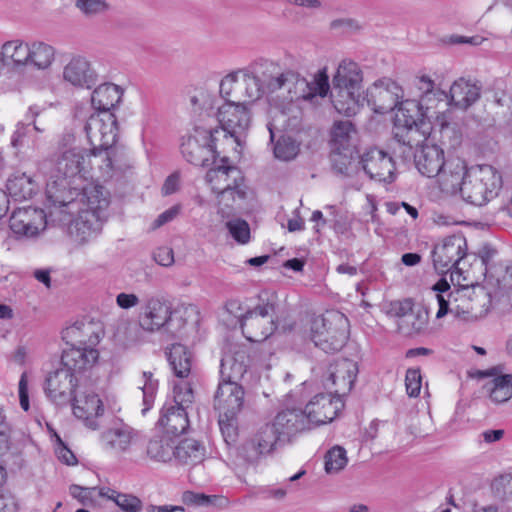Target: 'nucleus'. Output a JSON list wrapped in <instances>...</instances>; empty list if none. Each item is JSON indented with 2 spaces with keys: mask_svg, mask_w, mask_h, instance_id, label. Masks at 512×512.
Instances as JSON below:
<instances>
[{
  "mask_svg": "<svg viewBox=\"0 0 512 512\" xmlns=\"http://www.w3.org/2000/svg\"><path fill=\"white\" fill-rule=\"evenodd\" d=\"M50 165L46 184L50 207L69 215L77 213L73 224L75 236L81 243L90 241L102 230L109 206L108 192L93 183L78 187L77 181L87 179V166L85 149L76 144L72 134L59 140Z\"/></svg>",
  "mask_w": 512,
  "mask_h": 512,
  "instance_id": "f257e3e1",
  "label": "nucleus"
},
{
  "mask_svg": "<svg viewBox=\"0 0 512 512\" xmlns=\"http://www.w3.org/2000/svg\"><path fill=\"white\" fill-rule=\"evenodd\" d=\"M295 79V72L281 71L278 63L258 59L245 68L227 74L220 82V94L223 98H234L250 104L265 94L290 91V84Z\"/></svg>",
  "mask_w": 512,
  "mask_h": 512,
  "instance_id": "f03ea898",
  "label": "nucleus"
},
{
  "mask_svg": "<svg viewBox=\"0 0 512 512\" xmlns=\"http://www.w3.org/2000/svg\"><path fill=\"white\" fill-rule=\"evenodd\" d=\"M362 81V71L356 62L344 59L339 63L332 80V103L340 114L353 116L358 113L365 100Z\"/></svg>",
  "mask_w": 512,
  "mask_h": 512,
  "instance_id": "7ed1b4c3",
  "label": "nucleus"
},
{
  "mask_svg": "<svg viewBox=\"0 0 512 512\" xmlns=\"http://www.w3.org/2000/svg\"><path fill=\"white\" fill-rule=\"evenodd\" d=\"M434 289L439 293L436 295L439 309L436 313L437 318H442L447 314H452L455 318L465 321L476 320L482 317L487 309H482L485 305L487 295H475L467 288L451 290L447 281L438 282Z\"/></svg>",
  "mask_w": 512,
  "mask_h": 512,
  "instance_id": "20e7f679",
  "label": "nucleus"
},
{
  "mask_svg": "<svg viewBox=\"0 0 512 512\" xmlns=\"http://www.w3.org/2000/svg\"><path fill=\"white\" fill-rule=\"evenodd\" d=\"M309 337L326 353L341 350L349 337V320L339 311H328L309 320Z\"/></svg>",
  "mask_w": 512,
  "mask_h": 512,
  "instance_id": "39448f33",
  "label": "nucleus"
},
{
  "mask_svg": "<svg viewBox=\"0 0 512 512\" xmlns=\"http://www.w3.org/2000/svg\"><path fill=\"white\" fill-rule=\"evenodd\" d=\"M396 108L394 138L398 143L412 149L426 139L429 128L427 118L415 99L401 101Z\"/></svg>",
  "mask_w": 512,
  "mask_h": 512,
  "instance_id": "423d86ee",
  "label": "nucleus"
},
{
  "mask_svg": "<svg viewBox=\"0 0 512 512\" xmlns=\"http://www.w3.org/2000/svg\"><path fill=\"white\" fill-rule=\"evenodd\" d=\"M501 187L502 177L495 168L475 165L469 167L460 196L467 203L483 206L498 195Z\"/></svg>",
  "mask_w": 512,
  "mask_h": 512,
  "instance_id": "0eeeda50",
  "label": "nucleus"
},
{
  "mask_svg": "<svg viewBox=\"0 0 512 512\" xmlns=\"http://www.w3.org/2000/svg\"><path fill=\"white\" fill-rule=\"evenodd\" d=\"M87 178L97 175L103 180L111 179L117 173H124L133 167V161L126 150L119 146H92L85 150Z\"/></svg>",
  "mask_w": 512,
  "mask_h": 512,
  "instance_id": "6e6552de",
  "label": "nucleus"
},
{
  "mask_svg": "<svg viewBox=\"0 0 512 512\" xmlns=\"http://www.w3.org/2000/svg\"><path fill=\"white\" fill-rule=\"evenodd\" d=\"M206 182L217 195L219 204L232 206L236 200H244L246 191L241 171L232 165H218L206 174Z\"/></svg>",
  "mask_w": 512,
  "mask_h": 512,
  "instance_id": "1a4fd4ad",
  "label": "nucleus"
},
{
  "mask_svg": "<svg viewBox=\"0 0 512 512\" xmlns=\"http://www.w3.org/2000/svg\"><path fill=\"white\" fill-rule=\"evenodd\" d=\"M274 310V303L267 301L256 305L240 317L241 330L248 341L263 342L274 333L277 328Z\"/></svg>",
  "mask_w": 512,
  "mask_h": 512,
  "instance_id": "9d476101",
  "label": "nucleus"
},
{
  "mask_svg": "<svg viewBox=\"0 0 512 512\" xmlns=\"http://www.w3.org/2000/svg\"><path fill=\"white\" fill-rule=\"evenodd\" d=\"M467 253V242L462 234H454L444 238L434 246L432 259L435 270L440 274L462 272L460 267Z\"/></svg>",
  "mask_w": 512,
  "mask_h": 512,
  "instance_id": "9b49d317",
  "label": "nucleus"
},
{
  "mask_svg": "<svg viewBox=\"0 0 512 512\" xmlns=\"http://www.w3.org/2000/svg\"><path fill=\"white\" fill-rule=\"evenodd\" d=\"M283 442L270 422L261 425L255 434L238 449V455L249 464H257L262 458L272 454L277 444Z\"/></svg>",
  "mask_w": 512,
  "mask_h": 512,
  "instance_id": "f8f14e48",
  "label": "nucleus"
},
{
  "mask_svg": "<svg viewBox=\"0 0 512 512\" xmlns=\"http://www.w3.org/2000/svg\"><path fill=\"white\" fill-rule=\"evenodd\" d=\"M217 133L219 130L216 128L197 127L194 135L183 138L181 143L183 157L193 165L204 166L209 160V156L215 157V135Z\"/></svg>",
  "mask_w": 512,
  "mask_h": 512,
  "instance_id": "ddd939ff",
  "label": "nucleus"
},
{
  "mask_svg": "<svg viewBox=\"0 0 512 512\" xmlns=\"http://www.w3.org/2000/svg\"><path fill=\"white\" fill-rule=\"evenodd\" d=\"M217 108V120L221 129L230 136L241 135L251 124V112L247 104L234 98H224Z\"/></svg>",
  "mask_w": 512,
  "mask_h": 512,
  "instance_id": "4468645a",
  "label": "nucleus"
},
{
  "mask_svg": "<svg viewBox=\"0 0 512 512\" xmlns=\"http://www.w3.org/2000/svg\"><path fill=\"white\" fill-rule=\"evenodd\" d=\"M78 382L76 375L61 366L46 377L44 393L55 405H67L79 391Z\"/></svg>",
  "mask_w": 512,
  "mask_h": 512,
  "instance_id": "2eb2a0df",
  "label": "nucleus"
},
{
  "mask_svg": "<svg viewBox=\"0 0 512 512\" xmlns=\"http://www.w3.org/2000/svg\"><path fill=\"white\" fill-rule=\"evenodd\" d=\"M73 415L91 430L100 428L105 408L99 395L90 389H79L70 401Z\"/></svg>",
  "mask_w": 512,
  "mask_h": 512,
  "instance_id": "dca6fc26",
  "label": "nucleus"
},
{
  "mask_svg": "<svg viewBox=\"0 0 512 512\" xmlns=\"http://www.w3.org/2000/svg\"><path fill=\"white\" fill-rule=\"evenodd\" d=\"M359 158L364 172L371 179L384 183H392L395 180V162L384 150L377 147L369 148Z\"/></svg>",
  "mask_w": 512,
  "mask_h": 512,
  "instance_id": "f3484780",
  "label": "nucleus"
},
{
  "mask_svg": "<svg viewBox=\"0 0 512 512\" xmlns=\"http://www.w3.org/2000/svg\"><path fill=\"white\" fill-rule=\"evenodd\" d=\"M367 102L377 113H387L395 109L403 97L402 88L390 78L375 81L367 89Z\"/></svg>",
  "mask_w": 512,
  "mask_h": 512,
  "instance_id": "a211bd4d",
  "label": "nucleus"
},
{
  "mask_svg": "<svg viewBox=\"0 0 512 512\" xmlns=\"http://www.w3.org/2000/svg\"><path fill=\"white\" fill-rule=\"evenodd\" d=\"M342 407L343 402L339 397H333L330 394L314 396L302 410L307 419L308 429L331 422Z\"/></svg>",
  "mask_w": 512,
  "mask_h": 512,
  "instance_id": "6ab92c4d",
  "label": "nucleus"
},
{
  "mask_svg": "<svg viewBox=\"0 0 512 512\" xmlns=\"http://www.w3.org/2000/svg\"><path fill=\"white\" fill-rule=\"evenodd\" d=\"M172 305L167 300L151 296L145 300L139 314V325L147 332H157L165 328L172 317Z\"/></svg>",
  "mask_w": 512,
  "mask_h": 512,
  "instance_id": "aec40b11",
  "label": "nucleus"
},
{
  "mask_svg": "<svg viewBox=\"0 0 512 512\" xmlns=\"http://www.w3.org/2000/svg\"><path fill=\"white\" fill-rule=\"evenodd\" d=\"M46 214L42 209L22 207L13 211L10 219V229L19 236L34 237L46 227Z\"/></svg>",
  "mask_w": 512,
  "mask_h": 512,
  "instance_id": "412c9836",
  "label": "nucleus"
},
{
  "mask_svg": "<svg viewBox=\"0 0 512 512\" xmlns=\"http://www.w3.org/2000/svg\"><path fill=\"white\" fill-rule=\"evenodd\" d=\"M245 391L236 381L220 380L214 395V408L221 414L238 415L244 405Z\"/></svg>",
  "mask_w": 512,
  "mask_h": 512,
  "instance_id": "4be33fe9",
  "label": "nucleus"
},
{
  "mask_svg": "<svg viewBox=\"0 0 512 512\" xmlns=\"http://www.w3.org/2000/svg\"><path fill=\"white\" fill-rule=\"evenodd\" d=\"M296 79L293 80L290 84V91H287L289 94L292 92V87L295 89H300L303 91L302 94L297 95L295 92L294 96H290L287 103L283 104H274L277 108H279L282 112L286 109V105L292 102L293 98H303L305 100L312 99L315 96L325 97L329 91V77L327 75L326 68L319 70L313 77L311 82H308L305 78L300 77L297 73H295Z\"/></svg>",
  "mask_w": 512,
  "mask_h": 512,
  "instance_id": "5701e85b",
  "label": "nucleus"
},
{
  "mask_svg": "<svg viewBox=\"0 0 512 512\" xmlns=\"http://www.w3.org/2000/svg\"><path fill=\"white\" fill-rule=\"evenodd\" d=\"M469 168L460 158L446 160L438 176L441 190L447 194L457 195L462 192V183L466 179Z\"/></svg>",
  "mask_w": 512,
  "mask_h": 512,
  "instance_id": "b1692460",
  "label": "nucleus"
},
{
  "mask_svg": "<svg viewBox=\"0 0 512 512\" xmlns=\"http://www.w3.org/2000/svg\"><path fill=\"white\" fill-rule=\"evenodd\" d=\"M357 364L349 359H340L330 365L328 381L334 387L336 397L347 395L356 380Z\"/></svg>",
  "mask_w": 512,
  "mask_h": 512,
  "instance_id": "393cba45",
  "label": "nucleus"
},
{
  "mask_svg": "<svg viewBox=\"0 0 512 512\" xmlns=\"http://www.w3.org/2000/svg\"><path fill=\"white\" fill-rule=\"evenodd\" d=\"M97 73L85 57H73L63 69V79L78 88L90 89L97 82Z\"/></svg>",
  "mask_w": 512,
  "mask_h": 512,
  "instance_id": "a878e982",
  "label": "nucleus"
},
{
  "mask_svg": "<svg viewBox=\"0 0 512 512\" xmlns=\"http://www.w3.org/2000/svg\"><path fill=\"white\" fill-rule=\"evenodd\" d=\"M103 446L116 454L130 451L137 443V434L133 428L126 424L115 425L101 434Z\"/></svg>",
  "mask_w": 512,
  "mask_h": 512,
  "instance_id": "bb28decb",
  "label": "nucleus"
},
{
  "mask_svg": "<svg viewBox=\"0 0 512 512\" xmlns=\"http://www.w3.org/2000/svg\"><path fill=\"white\" fill-rule=\"evenodd\" d=\"M280 438L284 441L289 440L299 432L309 430L307 419L302 410L286 409L277 413L270 421Z\"/></svg>",
  "mask_w": 512,
  "mask_h": 512,
  "instance_id": "cd10ccee",
  "label": "nucleus"
},
{
  "mask_svg": "<svg viewBox=\"0 0 512 512\" xmlns=\"http://www.w3.org/2000/svg\"><path fill=\"white\" fill-rule=\"evenodd\" d=\"M98 357L99 352L94 348L71 347L63 352L61 366L79 378L81 373L94 366Z\"/></svg>",
  "mask_w": 512,
  "mask_h": 512,
  "instance_id": "c85d7f7f",
  "label": "nucleus"
},
{
  "mask_svg": "<svg viewBox=\"0 0 512 512\" xmlns=\"http://www.w3.org/2000/svg\"><path fill=\"white\" fill-rule=\"evenodd\" d=\"M414 157L418 171L428 178L437 176L446 162L444 151L437 145H423Z\"/></svg>",
  "mask_w": 512,
  "mask_h": 512,
  "instance_id": "c756f323",
  "label": "nucleus"
},
{
  "mask_svg": "<svg viewBox=\"0 0 512 512\" xmlns=\"http://www.w3.org/2000/svg\"><path fill=\"white\" fill-rule=\"evenodd\" d=\"M250 362V356L245 348L239 347L233 353H226L221 359V379L237 382L247 372Z\"/></svg>",
  "mask_w": 512,
  "mask_h": 512,
  "instance_id": "7c9ffc66",
  "label": "nucleus"
},
{
  "mask_svg": "<svg viewBox=\"0 0 512 512\" xmlns=\"http://www.w3.org/2000/svg\"><path fill=\"white\" fill-rule=\"evenodd\" d=\"M481 87L466 78L455 80L448 92L451 106L459 109H467L480 97Z\"/></svg>",
  "mask_w": 512,
  "mask_h": 512,
  "instance_id": "2f4dec72",
  "label": "nucleus"
},
{
  "mask_svg": "<svg viewBox=\"0 0 512 512\" xmlns=\"http://www.w3.org/2000/svg\"><path fill=\"white\" fill-rule=\"evenodd\" d=\"M157 424L166 434L178 436L185 433L189 428L187 411L181 406L166 403Z\"/></svg>",
  "mask_w": 512,
  "mask_h": 512,
  "instance_id": "473e14b6",
  "label": "nucleus"
},
{
  "mask_svg": "<svg viewBox=\"0 0 512 512\" xmlns=\"http://www.w3.org/2000/svg\"><path fill=\"white\" fill-rule=\"evenodd\" d=\"M28 68L45 71L52 67L56 60V48L45 41L33 40L29 43Z\"/></svg>",
  "mask_w": 512,
  "mask_h": 512,
  "instance_id": "72a5a7b5",
  "label": "nucleus"
},
{
  "mask_svg": "<svg viewBox=\"0 0 512 512\" xmlns=\"http://www.w3.org/2000/svg\"><path fill=\"white\" fill-rule=\"evenodd\" d=\"M29 43L22 39L6 41L1 46L4 65L15 69H28Z\"/></svg>",
  "mask_w": 512,
  "mask_h": 512,
  "instance_id": "f704fd0d",
  "label": "nucleus"
},
{
  "mask_svg": "<svg viewBox=\"0 0 512 512\" xmlns=\"http://www.w3.org/2000/svg\"><path fill=\"white\" fill-rule=\"evenodd\" d=\"M122 90L113 83H104L99 85L92 93L91 103L97 110L96 113L111 110L121 101Z\"/></svg>",
  "mask_w": 512,
  "mask_h": 512,
  "instance_id": "c9c22d12",
  "label": "nucleus"
},
{
  "mask_svg": "<svg viewBox=\"0 0 512 512\" xmlns=\"http://www.w3.org/2000/svg\"><path fill=\"white\" fill-rule=\"evenodd\" d=\"M416 101L427 120L432 118L440 120V114H444L451 106L448 93L440 88L435 89L432 93L422 95V98Z\"/></svg>",
  "mask_w": 512,
  "mask_h": 512,
  "instance_id": "e433bc0d",
  "label": "nucleus"
},
{
  "mask_svg": "<svg viewBox=\"0 0 512 512\" xmlns=\"http://www.w3.org/2000/svg\"><path fill=\"white\" fill-rule=\"evenodd\" d=\"M484 393L491 402L502 404L512 398V374L495 376L483 385Z\"/></svg>",
  "mask_w": 512,
  "mask_h": 512,
  "instance_id": "4c0bfd02",
  "label": "nucleus"
},
{
  "mask_svg": "<svg viewBox=\"0 0 512 512\" xmlns=\"http://www.w3.org/2000/svg\"><path fill=\"white\" fill-rule=\"evenodd\" d=\"M168 361L177 377L189 376L192 367V354L186 346L179 343L173 344L169 349Z\"/></svg>",
  "mask_w": 512,
  "mask_h": 512,
  "instance_id": "58836bf2",
  "label": "nucleus"
},
{
  "mask_svg": "<svg viewBox=\"0 0 512 512\" xmlns=\"http://www.w3.org/2000/svg\"><path fill=\"white\" fill-rule=\"evenodd\" d=\"M429 321L428 311L423 307H415L406 318L398 321V328L404 335L413 336L424 333Z\"/></svg>",
  "mask_w": 512,
  "mask_h": 512,
  "instance_id": "ea45409f",
  "label": "nucleus"
},
{
  "mask_svg": "<svg viewBox=\"0 0 512 512\" xmlns=\"http://www.w3.org/2000/svg\"><path fill=\"white\" fill-rule=\"evenodd\" d=\"M35 187L32 178L24 173L13 175L6 184L9 195L16 201L31 198L35 192Z\"/></svg>",
  "mask_w": 512,
  "mask_h": 512,
  "instance_id": "a19ab883",
  "label": "nucleus"
},
{
  "mask_svg": "<svg viewBox=\"0 0 512 512\" xmlns=\"http://www.w3.org/2000/svg\"><path fill=\"white\" fill-rule=\"evenodd\" d=\"M204 447L194 439H184L175 446V459L184 464H196L204 457Z\"/></svg>",
  "mask_w": 512,
  "mask_h": 512,
  "instance_id": "79ce46f5",
  "label": "nucleus"
},
{
  "mask_svg": "<svg viewBox=\"0 0 512 512\" xmlns=\"http://www.w3.org/2000/svg\"><path fill=\"white\" fill-rule=\"evenodd\" d=\"M99 495L113 501L123 512L142 511V500L133 494L121 493L110 488H101Z\"/></svg>",
  "mask_w": 512,
  "mask_h": 512,
  "instance_id": "37998d69",
  "label": "nucleus"
},
{
  "mask_svg": "<svg viewBox=\"0 0 512 512\" xmlns=\"http://www.w3.org/2000/svg\"><path fill=\"white\" fill-rule=\"evenodd\" d=\"M353 133L355 129L350 121L335 122L331 131V149L345 151L354 149L351 144Z\"/></svg>",
  "mask_w": 512,
  "mask_h": 512,
  "instance_id": "c03bdc74",
  "label": "nucleus"
},
{
  "mask_svg": "<svg viewBox=\"0 0 512 512\" xmlns=\"http://www.w3.org/2000/svg\"><path fill=\"white\" fill-rule=\"evenodd\" d=\"M175 445L166 437L152 438L147 445V455L156 461L167 462L175 457Z\"/></svg>",
  "mask_w": 512,
  "mask_h": 512,
  "instance_id": "a18cd8bd",
  "label": "nucleus"
},
{
  "mask_svg": "<svg viewBox=\"0 0 512 512\" xmlns=\"http://www.w3.org/2000/svg\"><path fill=\"white\" fill-rule=\"evenodd\" d=\"M100 123L102 124L100 147L115 146L118 136V124L116 116L109 111L99 113Z\"/></svg>",
  "mask_w": 512,
  "mask_h": 512,
  "instance_id": "49530a36",
  "label": "nucleus"
},
{
  "mask_svg": "<svg viewBox=\"0 0 512 512\" xmlns=\"http://www.w3.org/2000/svg\"><path fill=\"white\" fill-rule=\"evenodd\" d=\"M274 155L281 161H290L299 153V144L290 136H281L274 145Z\"/></svg>",
  "mask_w": 512,
  "mask_h": 512,
  "instance_id": "de8ad7c7",
  "label": "nucleus"
},
{
  "mask_svg": "<svg viewBox=\"0 0 512 512\" xmlns=\"http://www.w3.org/2000/svg\"><path fill=\"white\" fill-rule=\"evenodd\" d=\"M346 450L340 446L332 447L325 455V470L327 473H337L347 465Z\"/></svg>",
  "mask_w": 512,
  "mask_h": 512,
  "instance_id": "09e8293b",
  "label": "nucleus"
},
{
  "mask_svg": "<svg viewBox=\"0 0 512 512\" xmlns=\"http://www.w3.org/2000/svg\"><path fill=\"white\" fill-rule=\"evenodd\" d=\"M67 334L80 338L79 342L83 344L89 343L94 345L99 342V335L95 333L94 326L91 323H75L67 329Z\"/></svg>",
  "mask_w": 512,
  "mask_h": 512,
  "instance_id": "8fccbe9b",
  "label": "nucleus"
},
{
  "mask_svg": "<svg viewBox=\"0 0 512 512\" xmlns=\"http://www.w3.org/2000/svg\"><path fill=\"white\" fill-rule=\"evenodd\" d=\"M354 149L335 150L331 152V162L333 169L340 174L347 175L354 160Z\"/></svg>",
  "mask_w": 512,
  "mask_h": 512,
  "instance_id": "3c124183",
  "label": "nucleus"
},
{
  "mask_svg": "<svg viewBox=\"0 0 512 512\" xmlns=\"http://www.w3.org/2000/svg\"><path fill=\"white\" fill-rule=\"evenodd\" d=\"M173 393V401L169 404L181 406L186 410L194 401L193 389L188 382L175 384Z\"/></svg>",
  "mask_w": 512,
  "mask_h": 512,
  "instance_id": "603ef678",
  "label": "nucleus"
},
{
  "mask_svg": "<svg viewBox=\"0 0 512 512\" xmlns=\"http://www.w3.org/2000/svg\"><path fill=\"white\" fill-rule=\"evenodd\" d=\"M237 416L238 415H232V417H230L219 413V427L228 445L233 444L238 436Z\"/></svg>",
  "mask_w": 512,
  "mask_h": 512,
  "instance_id": "864d4df0",
  "label": "nucleus"
},
{
  "mask_svg": "<svg viewBox=\"0 0 512 512\" xmlns=\"http://www.w3.org/2000/svg\"><path fill=\"white\" fill-rule=\"evenodd\" d=\"M492 489L505 502H512V473H504L494 479Z\"/></svg>",
  "mask_w": 512,
  "mask_h": 512,
  "instance_id": "5fc2aeb1",
  "label": "nucleus"
},
{
  "mask_svg": "<svg viewBox=\"0 0 512 512\" xmlns=\"http://www.w3.org/2000/svg\"><path fill=\"white\" fill-rule=\"evenodd\" d=\"M143 378L145 379L144 385L141 388L143 393V405L142 413L145 414L153 405L155 395L158 389V381L153 378L151 372H144Z\"/></svg>",
  "mask_w": 512,
  "mask_h": 512,
  "instance_id": "6e6d98bb",
  "label": "nucleus"
},
{
  "mask_svg": "<svg viewBox=\"0 0 512 512\" xmlns=\"http://www.w3.org/2000/svg\"><path fill=\"white\" fill-rule=\"evenodd\" d=\"M75 7L85 16L103 14L109 9L105 0H75Z\"/></svg>",
  "mask_w": 512,
  "mask_h": 512,
  "instance_id": "4d7b16f0",
  "label": "nucleus"
},
{
  "mask_svg": "<svg viewBox=\"0 0 512 512\" xmlns=\"http://www.w3.org/2000/svg\"><path fill=\"white\" fill-rule=\"evenodd\" d=\"M230 235L239 243L246 244L250 239V227L245 220L233 219L226 224Z\"/></svg>",
  "mask_w": 512,
  "mask_h": 512,
  "instance_id": "13d9d810",
  "label": "nucleus"
},
{
  "mask_svg": "<svg viewBox=\"0 0 512 512\" xmlns=\"http://www.w3.org/2000/svg\"><path fill=\"white\" fill-rule=\"evenodd\" d=\"M100 121L101 119L99 118V113H93L89 116L85 123L84 131L91 146L100 147V133H102V124L100 123Z\"/></svg>",
  "mask_w": 512,
  "mask_h": 512,
  "instance_id": "bf43d9fd",
  "label": "nucleus"
},
{
  "mask_svg": "<svg viewBox=\"0 0 512 512\" xmlns=\"http://www.w3.org/2000/svg\"><path fill=\"white\" fill-rule=\"evenodd\" d=\"M405 386L409 397L419 396L422 387V376L419 368H411L406 371Z\"/></svg>",
  "mask_w": 512,
  "mask_h": 512,
  "instance_id": "052dcab7",
  "label": "nucleus"
},
{
  "mask_svg": "<svg viewBox=\"0 0 512 512\" xmlns=\"http://www.w3.org/2000/svg\"><path fill=\"white\" fill-rule=\"evenodd\" d=\"M413 87L416 89L417 96L419 99L422 95L432 93L436 88L434 80L426 74L415 76L413 79Z\"/></svg>",
  "mask_w": 512,
  "mask_h": 512,
  "instance_id": "680f3d73",
  "label": "nucleus"
},
{
  "mask_svg": "<svg viewBox=\"0 0 512 512\" xmlns=\"http://www.w3.org/2000/svg\"><path fill=\"white\" fill-rule=\"evenodd\" d=\"M94 491V488L81 487L75 484L69 487L70 495L84 506L92 505Z\"/></svg>",
  "mask_w": 512,
  "mask_h": 512,
  "instance_id": "e2e57ef3",
  "label": "nucleus"
},
{
  "mask_svg": "<svg viewBox=\"0 0 512 512\" xmlns=\"http://www.w3.org/2000/svg\"><path fill=\"white\" fill-rule=\"evenodd\" d=\"M33 350L28 345H18L11 355V360L19 366H25L32 362Z\"/></svg>",
  "mask_w": 512,
  "mask_h": 512,
  "instance_id": "0e129e2a",
  "label": "nucleus"
},
{
  "mask_svg": "<svg viewBox=\"0 0 512 512\" xmlns=\"http://www.w3.org/2000/svg\"><path fill=\"white\" fill-rule=\"evenodd\" d=\"M139 302V297L134 293L121 292L116 296L117 306L124 310H129L136 307Z\"/></svg>",
  "mask_w": 512,
  "mask_h": 512,
  "instance_id": "69168bd1",
  "label": "nucleus"
},
{
  "mask_svg": "<svg viewBox=\"0 0 512 512\" xmlns=\"http://www.w3.org/2000/svg\"><path fill=\"white\" fill-rule=\"evenodd\" d=\"M155 261L161 266H171L174 263V253L170 247H160L154 252Z\"/></svg>",
  "mask_w": 512,
  "mask_h": 512,
  "instance_id": "338daca9",
  "label": "nucleus"
},
{
  "mask_svg": "<svg viewBox=\"0 0 512 512\" xmlns=\"http://www.w3.org/2000/svg\"><path fill=\"white\" fill-rule=\"evenodd\" d=\"M18 505L11 493L0 490V512H17Z\"/></svg>",
  "mask_w": 512,
  "mask_h": 512,
  "instance_id": "774afa93",
  "label": "nucleus"
}]
</instances>
